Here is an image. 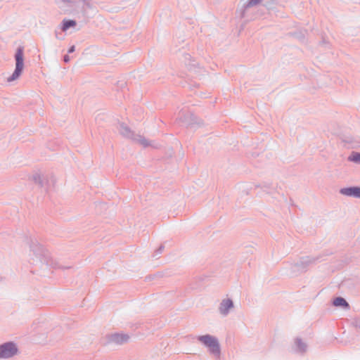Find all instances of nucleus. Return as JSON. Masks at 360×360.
<instances>
[{"instance_id": "nucleus-9", "label": "nucleus", "mask_w": 360, "mask_h": 360, "mask_svg": "<svg viewBox=\"0 0 360 360\" xmlns=\"http://www.w3.org/2000/svg\"><path fill=\"white\" fill-rule=\"evenodd\" d=\"M341 193L346 195H352L354 196V187L352 188H342L340 191Z\"/></svg>"}, {"instance_id": "nucleus-8", "label": "nucleus", "mask_w": 360, "mask_h": 360, "mask_svg": "<svg viewBox=\"0 0 360 360\" xmlns=\"http://www.w3.org/2000/svg\"><path fill=\"white\" fill-rule=\"evenodd\" d=\"M348 159L352 162H360V153H352Z\"/></svg>"}, {"instance_id": "nucleus-13", "label": "nucleus", "mask_w": 360, "mask_h": 360, "mask_svg": "<svg viewBox=\"0 0 360 360\" xmlns=\"http://www.w3.org/2000/svg\"><path fill=\"white\" fill-rule=\"evenodd\" d=\"M69 60H70V58H69V56H65V57H64V61L67 63V62H68Z\"/></svg>"}, {"instance_id": "nucleus-10", "label": "nucleus", "mask_w": 360, "mask_h": 360, "mask_svg": "<svg viewBox=\"0 0 360 360\" xmlns=\"http://www.w3.org/2000/svg\"><path fill=\"white\" fill-rule=\"evenodd\" d=\"M354 196L356 198H360V188L359 187H354Z\"/></svg>"}, {"instance_id": "nucleus-12", "label": "nucleus", "mask_w": 360, "mask_h": 360, "mask_svg": "<svg viewBox=\"0 0 360 360\" xmlns=\"http://www.w3.org/2000/svg\"><path fill=\"white\" fill-rule=\"evenodd\" d=\"M74 51H75V46H71V47L70 48V49H69L68 52H69V53H72V52H74Z\"/></svg>"}, {"instance_id": "nucleus-5", "label": "nucleus", "mask_w": 360, "mask_h": 360, "mask_svg": "<svg viewBox=\"0 0 360 360\" xmlns=\"http://www.w3.org/2000/svg\"><path fill=\"white\" fill-rule=\"evenodd\" d=\"M129 337L125 335L116 334L114 335L113 340L117 343H123L128 340Z\"/></svg>"}, {"instance_id": "nucleus-1", "label": "nucleus", "mask_w": 360, "mask_h": 360, "mask_svg": "<svg viewBox=\"0 0 360 360\" xmlns=\"http://www.w3.org/2000/svg\"><path fill=\"white\" fill-rule=\"evenodd\" d=\"M15 70L12 75L8 78V82H12L18 79L22 73L24 67L23 63V50L22 48H18L15 53Z\"/></svg>"}, {"instance_id": "nucleus-4", "label": "nucleus", "mask_w": 360, "mask_h": 360, "mask_svg": "<svg viewBox=\"0 0 360 360\" xmlns=\"http://www.w3.org/2000/svg\"><path fill=\"white\" fill-rule=\"evenodd\" d=\"M233 307V302L231 300H224L221 304L220 311L223 314H226L230 309Z\"/></svg>"}, {"instance_id": "nucleus-7", "label": "nucleus", "mask_w": 360, "mask_h": 360, "mask_svg": "<svg viewBox=\"0 0 360 360\" xmlns=\"http://www.w3.org/2000/svg\"><path fill=\"white\" fill-rule=\"evenodd\" d=\"M75 25L76 22L74 20H65L63 22V30L65 31L70 27H74Z\"/></svg>"}, {"instance_id": "nucleus-11", "label": "nucleus", "mask_w": 360, "mask_h": 360, "mask_svg": "<svg viewBox=\"0 0 360 360\" xmlns=\"http://www.w3.org/2000/svg\"><path fill=\"white\" fill-rule=\"evenodd\" d=\"M260 1L261 0H250L248 5L249 6H255L259 3Z\"/></svg>"}, {"instance_id": "nucleus-3", "label": "nucleus", "mask_w": 360, "mask_h": 360, "mask_svg": "<svg viewBox=\"0 0 360 360\" xmlns=\"http://www.w3.org/2000/svg\"><path fill=\"white\" fill-rule=\"evenodd\" d=\"M17 352V348L13 343H6L0 346V358H8Z\"/></svg>"}, {"instance_id": "nucleus-6", "label": "nucleus", "mask_w": 360, "mask_h": 360, "mask_svg": "<svg viewBox=\"0 0 360 360\" xmlns=\"http://www.w3.org/2000/svg\"><path fill=\"white\" fill-rule=\"evenodd\" d=\"M333 304L336 307H347V302L342 297H338L334 300Z\"/></svg>"}, {"instance_id": "nucleus-2", "label": "nucleus", "mask_w": 360, "mask_h": 360, "mask_svg": "<svg viewBox=\"0 0 360 360\" xmlns=\"http://www.w3.org/2000/svg\"><path fill=\"white\" fill-rule=\"evenodd\" d=\"M198 340L202 342L207 347H208L210 352L216 355L219 356V345L217 340L209 335L200 336Z\"/></svg>"}]
</instances>
